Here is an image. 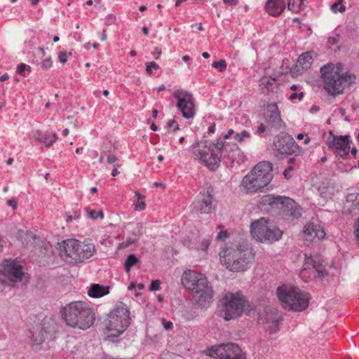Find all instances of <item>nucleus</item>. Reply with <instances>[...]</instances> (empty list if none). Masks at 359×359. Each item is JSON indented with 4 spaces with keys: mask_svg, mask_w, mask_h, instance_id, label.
<instances>
[{
    "mask_svg": "<svg viewBox=\"0 0 359 359\" xmlns=\"http://www.w3.org/2000/svg\"><path fill=\"white\" fill-rule=\"evenodd\" d=\"M195 159L206 165L210 170H215L219 166L221 160L241 163L245 162V156L241 149L233 143L217 140L208 146L206 142H195L190 147Z\"/></svg>",
    "mask_w": 359,
    "mask_h": 359,
    "instance_id": "1",
    "label": "nucleus"
},
{
    "mask_svg": "<svg viewBox=\"0 0 359 359\" xmlns=\"http://www.w3.org/2000/svg\"><path fill=\"white\" fill-rule=\"evenodd\" d=\"M221 262L229 271L237 272L247 270L253 262L252 248L243 240L227 243L219 252Z\"/></svg>",
    "mask_w": 359,
    "mask_h": 359,
    "instance_id": "2",
    "label": "nucleus"
},
{
    "mask_svg": "<svg viewBox=\"0 0 359 359\" xmlns=\"http://www.w3.org/2000/svg\"><path fill=\"white\" fill-rule=\"evenodd\" d=\"M63 321L69 327L87 330L95 320V313L91 304L86 301L72 302L60 309Z\"/></svg>",
    "mask_w": 359,
    "mask_h": 359,
    "instance_id": "3",
    "label": "nucleus"
},
{
    "mask_svg": "<svg viewBox=\"0 0 359 359\" xmlns=\"http://www.w3.org/2000/svg\"><path fill=\"white\" fill-rule=\"evenodd\" d=\"M181 281L185 288L193 291L192 300L195 305L201 308L210 305L213 290L203 274L187 270L183 273Z\"/></svg>",
    "mask_w": 359,
    "mask_h": 359,
    "instance_id": "4",
    "label": "nucleus"
},
{
    "mask_svg": "<svg viewBox=\"0 0 359 359\" xmlns=\"http://www.w3.org/2000/svg\"><path fill=\"white\" fill-rule=\"evenodd\" d=\"M321 81L323 89L329 95L337 96L344 93L353 77L348 73H342L341 65L330 63L320 68Z\"/></svg>",
    "mask_w": 359,
    "mask_h": 359,
    "instance_id": "5",
    "label": "nucleus"
},
{
    "mask_svg": "<svg viewBox=\"0 0 359 359\" xmlns=\"http://www.w3.org/2000/svg\"><path fill=\"white\" fill-rule=\"evenodd\" d=\"M272 164L267 161L257 163L252 170L246 175L241 187L246 194H254L267 186L273 178Z\"/></svg>",
    "mask_w": 359,
    "mask_h": 359,
    "instance_id": "6",
    "label": "nucleus"
},
{
    "mask_svg": "<svg viewBox=\"0 0 359 359\" xmlns=\"http://www.w3.org/2000/svg\"><path fill=\"white\" fill-rule=\"evenodd\" d=\"M248 302L241 292H226L220 299L218 308L219 316L226 321L236 319L242 316Z\"/></svg>",
    "mask_w": 359,
    "mask_h": 359,
    "instance_id": "7",
    "label": "nucleus"
},
{
    "mask_svg": "<svg viewBox=\"0 0 359 359\" xmlns=\"http://www.w3.org/2000/svg\"><path fill=\"white\" fill-rule=\"evenodd\" d=\"M276 294L282 306L288 311H302L309 306V296L297 287L282 285Z\"/></svg>",
    "mask_w": 359,
    "mask_h": 359,
    "instance_id": "8",
    "label": "nucleus"
},
{
    "mask_svg": "<svg viewBox=\"0 0 359 359\" xmlns=\"http://www.w3.org/2000/svg\"><path fill=\"white\" fill-rule=\"evenodd\" d=\"M95 251L93 245H85L76 239L63 241L60 252L61 258L69 264H76L91 257Z\"/></svg>",
    "mask_w": 359,
    "mask_h": 359,
    "instance_id": "9",
    "label": "nucleus"
},
{
    "mask_svg": "<svg viewBox=\"0 0 359 359\" xmlns=\"http://www.w3.org/2000/svg\"><path fill=\"white\" fill-rule=\"evenodd\" d=\"M130 324V311L128 306L122 302H117L114 309L108 316L106 328L111 337L121 334Z\"/></svg>",
    "mask_w": 359,
    "mask_h": 359,
    "instance_id": "10",
    "label": "nucleus"
},
{
    "mask_svg": "<svg viewBox=\"0 0 359 359\" xmlns=\"http://www.w3.org/2000/svg\"><path fill=\"white\" fill-rule=\"evenodd\" d=\"M252 236L261 243H272L280 240L282 231L269 219L262 217L250 225Z\"/></svg>",
    "mask_w": 359,
    "mask_h": 359,
    "instance_id": "11",
    "label": "nucleus"
},
{
    "mask_svg": "<svg viewBox=\"0 0 359 359\" xmlns=\"http://www.w3.org/2000/svg\"><path fill=\"white\" fill-rule=\"evenodd\" d=\"M259 206L261 209L267 210L269 208L282 210L294 218L301 216L300 210L297 207L294 201L286 196L264 195L259 201Z\"/></svg>",
    "mask_w": 359,
    "mask_h": 359,
    "instance_id": "12",
    "label": "nucleus"
},
{
    "mask_svg": "<svg viewBox=\"0 0 359 359\" xmlns=\"http://www.w3.org/2000/svg\"><path fill=\"white\" fill-rule=\"evenodd\" d=\"M172 96L177 100V107L182 112L183 117L187 119L194 118L196 114V108L192 95L187 90L180 89L175 90Z\"/></svg>",
    "mask_w": 359,
    "mask_h": 359,
    "instance_id": "13",
    "label": "nucleus"
},
{
    "mask_svg": "<svg viewBox=\"0 0 359 359\" xmlns=\"http://www.w3.org/2000/svg\"><path fill=\"white\" fill-rule=\"evenodd\" d=\"M209 355H215L217 359H245L241 348L236 344L228 343L215 346L211 348Z\"/></svg>",
    "mask_w": 359,
    "mask_h": 359,
    "instance_id": "14",
    "label": "nucleus"
},
{
    "mask_svg": "<svg viewBox=\"0 0 359 359\" xmlns=\"http://www.w3.org/2000/svg\"><path fill=\"white\" fill-rule=\"evenodd\" d=\"M263 117L269 129L278 130L285 127L284 121L281 118L280 111L276 102L269 103L266 105Z\"/></svg>",
    "mask_w": 359,
    "mask_h": 359,
    "instance_id": "15",
    "label": "nucleus"
},
{
    "mask_svg": "<svg viewBox=\"0 0 359 359\" xmlns=\"http://www.w3.org/2000/svg\"><path fill=\"white\" fill-rule=\"evenodd\" d=\"M276 156L283 157L285 155L299 156L302 153V149L291 136H285L279 138L274 142Z\"/></svg>",
    "mask_w": 359,
    "mask_h": 359,
    "instance_id": "16",
    "label": "nucleus"
},
{
    "mask_svg": "<svg viewBox=\"0 0 359 359\" xmlns=\"http://www.w3.org/2000/svg\"><path fill=\"white\" fill-rule=\"evenodd\" d=\"M325 276V266L315 260L312 257L306 255L303 267L300 271V276L304 281L311 277H318L322 278Z\"/></svg>",
    "mask_w": 359,
    "mask_h": 359,
    "instance_id": "17",
    "label": "nucleus"
},
{
    "mask_svg": "<svg viewBox=\"0 0 359 359\" xmlns=\"http://www.w3.org/2000/svg\"><path fill=\"white\" fill-rule=\"evenodd\" d=\"M350 142L349 135H334L332 139L327 140V144L337 157L344 158L350 152Z\"/></svg>",
    "mask_w": 359,
    "mask_h": 359,
    "instance_id": "18",
    "label": "nucleus"
},
{
    "mask_svg": "<svg viewBox=\"0 0 359 359\" xmlns=\"http://www.w3.org/2000/svg\"><path fill=\"white\" fill-rule=\"evenodd\" d=\"M1 273L12 282L22 280L24 272L22 266L15 259H4L1 264Z\"/></svg>",
    "mask_w": 359,
    "mask_h": 359,
    "instance_id": "19",
    "label": "nucleus"
},
{
    "mask_svg": "<svg viewBox=\"0 0 359 359\" xmlns=\"http://www.w3.org/2000/svg\"><path fill=\"white\" fill-rule=\"evenodd\" d=\"M304 238L307 241H312L315 238L322 239L325 236V231L322 223L312 219L304 226L303 230Z\"/></svg>",
    "mask_w": 359,
    "mask_h": 359,
    "instance_id": "20",
    "label": "nucleus"
},
{
    "mask_svg": "<svg viewBox=\"0 0 359 359\" xmlns=\"http://www.w3.org/2000/svg\"><path fill=\"white\" fill-rule=\"evenodd\" d=\"M58 139L55 133L43 132L39 130H32L30 140L41 142L46 147H51Z\"/></svg>",
    "mask_w": 359,
    "mask_h": 359,
    "instance_id": "21",
    "label": "nucleus"
},
{
    "mask_svg": "<svg viewBox=\"0 0 359 359\" xmlns=\"http://www.w3.org/2000/svg\"><path fill=\"white\" fill-rule=\"evenodd\" d=\"M282 320L277 310H271L266 313L265 330L270 333L276 332L279 329V325Z\"/></svg>",
    "mask_w": 359,
    "mask_h": 359,
    "instance_id": "22",
    "label": "nucleus"
},
{
    "mask_svg": "<svg viewBox=\"0 0 359 359\" xmlns=\"http://www.w3.org/2000/svg\"><path fill=\"white\" fill-rule=\"evenodd\" d=\"M264 8L269 15L278 17L285 10V0H267Z\"/></svg>",
    "mask_w": 359,
    "mask_h": 359,
    "instance_id": "23",
    "label": "nucleus"
},
{
    "mask_svg": "<svg viewBox=\"0 0 359 359\" xmlns=\"http://www.w3.org/2000/svg\"><path fill=\"white\" fill-rule=\"evenodd\" d=\"M212 203L213 197L208 191L207 194L203 196L201 200L194 203V208L201 214H208L214 210Z\"/></svg>",
    "mask_w": 359,
    "mask_h": 359,
    "instance_id": "24",
    "label": "nucleus"
},
{
    "mask_svg": "<svg viewBox=\"0 0 359 359\" xmlns=\"http://www.w3.org/2000/svg\"><path fill=\"white\" fill-rule=\"evenodd\" d=\"M346 206L351 213H359V194H348L346 196Z\"/></svg>",
    "mask_w": 359,
    "mask_h": 359,
    "instance_id": "25",
    "label": "nucleus"
},
{
    "mask_svg": "<svg viewBox=\"0 0 359 359\" xmlns=\"http://www.w3.org/2000/svg\"><path fill=\"white\" fill-rule=\"evenodd\" d=\"M259 87L262 93L268 94L274 91L278 86L276 79L264 76L260 80Z\"/></svg>",
    "mask_w": 359,
    "mask_h": 359,
    "instance_id": "26",
    "label": "nucleus"
},
{
    "mask_svg": "<svg viewBox=\"0 0 359 359\" xmlns=\"http://www.w3.org/2000/svg\"><path fill=\"white\" fill-rule=\"evenodd\" d=\"M109 287L102 286L99 284H92L88 290V294L93 298H100L109 294Z\"/></svg>",
    "mask_w": 359,
    "mask_h": 359,
    "instance_id": "27",
    "label": "nucleus"
},
{
    "mask_svg": "<svg viewBox=\"0 0 359 359\" xmlns=\"http://www.w3.org/2000/svg\"><path fill=\"white\" fill-rule=\"evenodd\" d=\"M312 52L302 54L298 59V64L304 70H308L313 63Z\"/></svg>",
    "mask_w": 359,
    "mask_h": 359,
    "instance_id": "28",
    "label": "nucleus"
},
{
    "mask_svg": "<svg viewBox=\"0 0 359 359\" xmlns=\"http://www.w3.org/2000/svg\"><path fill=\"white\" fill-rule=\"evenodd\" d=\"M32 345H39L44 341V332L42 329H37L36 331H29Z\"/></svg>",
    "mask_w": 359,
    "mask_h": 359,
    "instance_id": "29",
    "label": "nucleus"
},
{
    "mask_svg": "<svg viewBox=\"0 0 359 359\" xmlns=\"http://www.w3.org/2000/svg\"><path fill=\"white\" fill-rule=\"evenodd\" d=\"M139 262V259L134 254L129 255L124 263V269L127 273L130 271V269L133 266L137 264Z\"/></svg>",
    "mask_w": 359,
    "mask_h": 359,
    "instance_id": "30",
    "label": "nucleus"
},
{
    "mask_svg": "<svg viewBox=\"0 0 359 359\" xmlns=\"http://www.w3.org/2000/svg\"><path fill=\"white\" fill-rule=\"evenodd\" d=\"M135 196L137 198V201L134 202L135 210H143L146 208V203L144 201L145 196L142 195L138 191H135Z\"/></svg>",
    "mask_w": 359,
    "mask_h": 359,
    "instance_id": "31",
    "label": "nucleus"
},
{
    "mask_svg": "<svg viewBox=\"0 0 359 359\" xmlns=\"http://www.w3.org/2000/svg\"><path fill=\"white\" fill-rule=\"evenodd\" d=\"M251 135L249 132L247 130H242L241 133H237L233 136V138L236 141L238 142H243L245 140L250 138Z\"/></svg>",
    "mask_w": 359,
    "mask_h": 359,
    "instance_id": "32",
    "label": "nucleus"
},
{
    "mask_svg": "<svg viewBox=\"0 0 359 359\" xmlns=\"http://www.w3.org/2000/svg\"><path fill=\"white\" fill-rule=\"evenodd\" d=\"M86 210L88 213V217L92 219H96L98 217L103 218L104 217V214L102 210L97 211L95 210H91L90 208H87Z\"/></svg>",
    "mask_w": 359,
    "mask_h": 359,
    "instance_id": "33",
    "label": "nucleus"
},
{
    "mask_svg": "<svg viewBox=\"0 0 359 359\" xmlns=\"http://www.w3.org/2000/svg\"><path fill=\"white\" fill-rule=\"evenodd\" d=\"M343 0H337V2L331 6V10L333 13L337 12L343 13L345 11L346 8L342 5Z\"/></svg>",
    "mask_w": 359,
    "mask_h": 359,
    "instance_id": "34",
    "label": "nucleus"
},
{
    "mask_svg": "<svg viewBox=\"0 0 359 359\" xmlns=\"http://www.w3.org/2000/svg\"><path fill=\"white\" fill-rule=\"evenodd\" d=\"M159 68V65L155 62L146 63V72L149 75L153 74V70L157 71Z\"/></svg>",
    "mask_w": 359,
    "mask_h": 359,
    "instance_id": "35",
    "label": "nucleus"
},
{
    "mask_svg": "<svg viewBox=\"0 0 359 359\" xmlns=\"http://www.w3.org/2000/svg\"><path fill=\"white\" fill-rule=\"evenodd\" d=\"M212 67L218 69L219 72H222L226 69V62L224 60L215 61L212 63Z\"/></svg>",
    "mask_w": 359,
    "mask_h": 359,
    "instance_id": "36",
    "label": "nucleus"
},
{
    "mask_svg": "<svg viewBox=\"0 0 359 359\" xmlns=\"http://www.w3.org/2000/svg\"><path fill=\"white\" fill-rule=\"evenodd\" d=\"M31 67L24 63H21L18 67V73L23 76H26V71L29 73Z\"/></svg>",
    "mask_w": 359,
    "mask_h": 359,
    "instance_id": "37",
    "label": "nucleus"
},
{
    "mask_svg": "<svg viewBox=\"0 0 359 359\" xmlns=\"http://www.w3.org/2000/svg\"><path fill=\"white\" fill-rule=\"evenodd\" d=\"M167 127L169 132H175L180 129L177 123L174 120L171 119L167 123Z\"/></svg>",
    "mask_w": 359,
    "mask_h": 359,
    "instance_id": "38",
    "label": "nucleus"
},
{
    "mask_svg": "<svg viewBox=\"0 0 359 359\" xmlns=\"http://www.w3.org/2000/svg\"><path fill=\"white\" fill-rule=\"evenodd\" d=\"M211 243V239L210 238H204L201 243L200 250L206 252L209 248V245Z\"/></svg>",
    "mask_w": 359,
    "mask_h": 359,
    "instance_id": "39",
    "label": "nucleus"
},
{
    "mask_svg": "<svg viewBox=\"0 0 359 359\" xmlns=\"http://www.w3.org/2000/svg\"><path fill=\"white\" fill-rule=\"evenodd\" d=\"M71 55H72L71 53H67L66 51H61V52H60L59 55H58L59 61L62 64L66 63L67 61L68 57L71 56Z\"/></svg>",
    "mask_w": 359,
    "mask_h": 359,
    "instance_id": "40",
    "label": "nucleus"
},
{
    "mask_svg": "<svg viewBox=\"0 0 359 359\" xmlns=\"http://www.w3.org/2000/svg\"><path fill=\"white\" fill-rule=\"evenodd\" d=\"M53 62L50 57L43 59L41 62V67L44 69H48L52 67Z\"/></svg>",
    "mask_w": 359,
    "mask_h": 359,
    "instance_id": "41",
    "label": "nucleus"
},
{
    "mask_svg": "<svg viewBox=\"0 0 359 359\" xmlns=\"http://www.w3.org/2000/svg\"><path fill=\"white\" fill-rule=\"evenodd\" d=\"M160 289H161V281L158 280H152L150 284V286H149V290L151 291H157V290H159Z\"/></svg>",
    "mask_w": 359,
    "mask_h": 359,
    "instance_id": "42",
    "label": "nucleus"
},
{
    "mask_svg": "<svg viewBox=\"0 0 359 359\" xmlns=\"http://www.w3.org/2000/svg\"><path fill=\"white\" fill-rule=\"evenodd\" d=\"M304 97V93L303 92H301V93H292L290 97H289V99L291 100V101H294L296 99H298L299 100H302V98Z\"/></svg>",
    "mask_w": 359,
    "mask_h": 359,
    "instance_id": "43",
    "label": "nucleus"
},
{
    "mask_svg": "<svg viewBox=\"0 0 359 359\" xmlns=\"http://www.w3.org/2000/svg\"><path fill=\"white\" fill-rule=\"evenodd\" d=\"M287 8L292 11H297L299 9V6H296L294 0H287Z\"/></svg>",
    "mask_w": 359,
    "mask_h": 359,
    "instance_id": "44",
    "label": "nucleus"
},
{
    "mask_svg": "<svg viewBox=\"0 0 359 359\" xmlns=\"http://www.w3.org/2000/svg\"><path fill=\"white\" fill-rule=\"evenodd\" d=\"M297 139L298 140H304V144H307L310 142L311 141V139L310 137L308 136V135L306 134H304V133H299L297 135Z\"/></svg>",
    "mask_w": 359,
    "mask_h": 359,
    "instance_id": "45",
    "label": "nucleus"
},
{
    "mask_svg": "<svg viewBox=\"0 0 359 359\" xmlns=\"http://www.w3.org/2000/svg\"><path fill=\"white\" fill-rule=\"evenodd\" d=\"M293 167L292 165H289L285 170H284V172H283V175L285 176V178L287 179H290L292 177V172L293 170Z\"/></svg>",
    "mask_w": 359,
    "mask_h": 359,
    "instance_id": "46",
    "label": "nucleus"
},
{
    "mask_svg": "<svg viewBox=\"0 0 359 359\" xmlns=\"http://www.w3.org/2000/svg\"><path fill=\"white\" fill-rule=\"evenodd\" d=\"M267 128H269L268 126H266L264 123H261L257 127L256 133L259 135H262V134H263Z\"/></svg>",
    "mask_w": 359,
    "mask_h": 359,
    "instance_id": "47",
    "label": "nucleus"
},
{
    "mask_svg": "<svg viewBox=\"0 0 359 359\" xmlns=\"http://www.w3.org/2000/svg\"><path fill=\"white\" fill-rule=\"evenodd\" d=\"M162 323L166 330H170L173 327V323L171 321H167L164 318L162 320Z\"/></svg>",
    "mask_w": 359,
    "mask_h": 359,
    "instance_id": "48",
    "label": "nucleus"
},
{
    "mask_svg": "<svg viewBox=\"0 0 359 359\" xmlns=\"http://www.w3.org/2000/svg\"><path fill=\"white\" fill-rule=\"evenodd\" d=\"M99 46H100L99 43H96V42H95L93 43H90V42H88L84 44V48L86 50H90V47H93L95 49H97V48H98Z\"/></svg>",
    "mask_w": 359,
    "mask_h": 359,
    "instance_id": "49",
    "label": "nucleus"
},
{
    "mask_svg": "<svg viewBox=\"0 0 359 359\" xmlns=\"http://www.w3.org/2000/svg\"><path fill=\"white\" fill-rule=\"evenodd\" d=\"M235 132L233 129H229L227 133L223 137V138H219L218 140H224V142H226L225 140L226 139H229V137H231L233 135H235Z\"/></svg>",
    "mask_w": 359,
    "mask_h": 359,
    "instance_id": "50",
    "label": "nucleus"
},
{
    "mask_svg": "<svg viewBox=\"0 0 359 359\" xmlns=\"http://www.w3.org/2000/svg\"><path fill=\"white\" fill-rule=\"evenodd\" d=\"M7 205L13 208V210L17 208L18 202L15 198H12L7 201Z\"/></svg>",
    "mask_w": 359,
    "mask_h": 359,
    "instance_id": "51",
    "label": "nucleus"
},
{
    "mask_svg": "<svg viewBox=\"0 0 359 359\" xmlns=\"http://www.w3.org/2000/svg\"><path fill=\"white\" fill-rule=\"evenodd\" d=\"M223 2L229 6H235L238 4V0H222Z\"/></svg>",
    "mask_w": 359,
    "mask_h": 359,
    "instance_id": "52",
    "label": "nucleus"
},
{
    "mask_svg": "<svg viewBox=\"0 0 359 359\" xmlns=\"http://www.w3.org/2000/svg\"><path fill=\"white\" fill-rule=\"evenodd\" d=\"M154 57L156 60H158L160 57V55H161V50L159 48H156L154 51L152 53Z\"/></svg>",
    "mask_w": 359,
    "mask_h": 359,
    "instance_id": "53",
    "label": "nucleus"
},
{
    "mask_svg": "<svg viewBox=\"0 0 359 359\" xmlns=\"http://www.w3.org/2000/svg\"><path fill=\"white\" fill-rule=\"evenodd\" d=\"M227 237V232L226 231H221L217 236L218 240H222Z\"/></svg>",
    "mask_w": 359,
    "mask_h": 359,
    "instance_id": "54",
    "label": "nucleus"
},
{
    "mask_svg": "<svg viewBox=\"0 0 359 359\" xmlns=\"http://www.w3.org/2000/svg\"><path fill=\"white\" fill-rule=\"evenodd\" d=\"M117 160V158L115 155L114 154H109L107 156V163H114Z\"/></svg>",
    "mask_w": 359,
    "mask_h": 359,
    "instance_id": "55",
    "label": "nucleus"
},
{
    "mask_svg": "<svg viewBox=\"0 0 359 359\" xmlns=\"http://www.w3.org/2000/svg\"><path fill=\"white\" fill-rule=\"evenodd\" d=\"M119 167H120L119 164H115L114 165L113 170L111 171V175H112L113 177L116 176L119 173V171L118 170V168Z\"/></svg>",
    "mask_w": 359,
    "mask_h": 359,
    "instance_id": "56",
    "label": "nucleus"
},
{
    "mask_svg": "<svg viewBox=\"0 0 359 359\" xmlns=\"http://www.w3.org/2000/svg\"><path fill=\"white\" fill-rule=\"evenodd\" d=\"M135 243V240H132V239H128L124 242H123L121 243V245L123 247V248H127L128 246H130L131 244L134 243Z\"/></svg>",
    "mask_w": 359,
    "mask_h": 359,
    "instance_id": "57",
    "label": "nucleus"
},
{
    "mask_svg": "<svg viewBox=\"0 0 359 359\" xmlns=\"http://www.w3.org/2000/svg\"><path fill=\"white\" fill-rule=\"evenodd\" d=\"M208 131L209 134H213L215 132V124L210 125L208 128Z\"/></svg>",
    "mask_w": 359,
    "mask_h": 359,
    "instance_id": "58",
    "label": "nucleus"
},
{
    "mask_svg": "<svg viewBox=\"0 0 359 359\" xmlns=\"http://www.w3.org/2000/svg\"><path fill=\"white\" fill-rule=\"evenodd\" d=\"M8 77H9V76H8V75L7 74H3V75L0 77V81H1V82L5 81H6L7 79H8Z\"/></svg>",
    "mask_w": 359,
    "mask_h": 359,
    "instance_id": "59",
    "label": "nucleus"
},
{
    "mask_svg": "<svg viewBox=\"0 0 359 359\" xmlns=\"http://www.w3.org/2000/svg\"><path fill=\"white\" fill-rule=\"evenodd\" d=\"M357 149L355 147H353L351 149H350V152L351 153V154L355 157L356 156V154H357Z\"/></svg>",
    "mask_w": 359,
    "mask_h": 359,
    "instance_id": "60",
    "label": "nucleus"
},
{
    "mask_svg": "<svg viewBox=\"0 0 359 359\" xmlns=\"http://www.w3.org/2000/svg\"><path fill=\"white\" fill-rule=\"evenodd\" d=\"M182 60L185 62H189L191 60V57L189 55H185L182 56Z\"/></svg>",
    "mask_w": 359,
    "mask_h": 359,
    "instance_id": "61",
    "label": "nucleus"
},
{
    "mask_svg": "<svg viewBox=\"0 0 359 359\" xmlns=\"http://www.w3.org/2000/svg\"><path fill=\"white\" fill-rule=\"evenodd\" d=\"M329 42L332 44L337 43V39L335 37H330Z\"/></svg>",
    "mask_w": 359,
    "mask_h": 359,
    "instance_id": "62",
    "label": "nucleus"
},
{
    "mask_svg": "<svg viewBox=\"0 0 359 359\" xmlns=\"http://www.w3.org/2000/svg\"><path fill=\"white\" fill-rule=\"evenodd\" d=\"M106 39H107L106 31L103 30L102 32V34H101V40L102 41H105Z\"/></svg>",
    "mask_w": 359,
    "mask_h": 359,
    "instance_id": "63",
    "label": "nucleus"
},
{
    "mask_svg": "<svg viewBox=\"0 0 359 359\" xmlns=\"http://www.w3.org/2000/svg\"><path fill=\"white\" fill-rule=\"evenodd\" d=\"M142 32H143L144 34L146 36H147L149 34V29L147 27H142Z\"/></svg>",
    "mask_w": 359,
    "mask_h": 359,
    "instance_id": "64",
    "label": "nucleus"
}]
</instances>
